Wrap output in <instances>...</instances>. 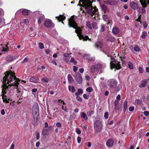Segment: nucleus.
Segmentation results:
<instances>
[{"label": "nucleus", "mask_w": 149, "mask_h": 149, "mask_svg": "<svg viewBox=\"0 0 149 149\" xmlns=\"http://www.w3.org/2000/svg\"><path fill=\"white\" fill-rule=\"evenodd\" d=\"M3 92H6L8 88V86L10 87L13 86L17 87L18 93L21 92L20 90H19L20 86H18L20 80L16 78L14 72L10 71H7L5 74V76L3 78Z\"/></svg>", "instance_id": "f257e3e1"}, {"label": "nucleus", "mask_w": 149, "mask_h": 149, "mask_svg": "<svg viewBox=\"0 0 149 149\" xmlns=\"http://www.w3.org/2000/svg\"><path fill=\"white\" fill-rule=\"evenodd\" d=\"M68 25L69 27H72L75 29V32L77 34V35L80 40H83L84 41H86L88 39L91 40L90 39H89L88 36H84L81 34V29L77 26L74 21L73 16H72L69 19Z\"/></svg>", "instance_id": "f03ea898"}, {"label": "nucleus", "mask_w": 149, "mask_h": 149, "mask_svg": "<svg viewBox=\"0 0 149 149\" xmlns=\"http://www.w3.org/2000/svg\"><path fill=\"white\" fill-rule=\"evenodd\" d=\"M81 2L83 3V6L85 7V10L83 11L85 12H87L91 15H94V11L92 10L91 8V2L89 0H80Z\"/></svg>", "instance_id": "7ed1b4c3"}, {"label": "nucleus", "mask_w": 149, "mask_h": 149, "mask_svg": "<svg viewBox=\"0 0 149 149\" xmlns=\"http://www.w3.org/2000/svg\"><path fill=\"white\" fill-rule=\"evenodd\" d=\"M94 130L96 132H101L102 129V124L99 120L95 121L94 124Z\"/></svg>", "instance_id": "20e7f679"}, {"label": "nucleus", "mask_w": 149, "mask_h": 149, "mask_svg": "<svg viewBox=\"0 0 149 149\" xmlns=\"http://www.w3.org/2000/svg\"><path fill=\"white\" fill-rule=\"evenodd\" d=\"M110 66L111 69L115 68L117 70L120 69L121 68L119 62L112 58L111 60Z\"/></svg>", "instance_id": "39448f33"}, {"label": "nucleus", "mask_w": 149, "mask_h": 149, "mask_svg": "<svg viewBox=\"0 0 149 149\" xmlns=\"http://www.w3.org/2000/svg\"><path fill=\"white\" fill-rule=\"evenodd\" d=\"M139 1L143 8H139L138 12L141 14L145 13L146 11L144 8L146 6L147 2L149 3V0H139Z\"/></svg>", "instance_id": "423d86ee"}, {"label": "nucleus", "mask_w": 149, "mask_h": 149, "mask_svg": "<svg viewBox=\"0 0 149 149\" xmlns=\"http://www.w3.org/2000/svg\"><path fill=\"white\" fill-rule=\"evenodd\" d=\"M74 77L76 81L79 84L82 82V79L81 74L78 72H76L74 74Z\"/></svg>", "instance_id": "0eeeda50"}, {"label": "nucleus", "mask_w": 149, "mask_h": 149, "mask_svg": "<svg viewBox=\"0 0 149 149\" xmlns=\"http://www.w3.org/2000/svg\"><path fill=\"white\" fill-rule=\"evenodd\" d=\"M39 106L38 104L35 103L33 106L32 109V113L33 116H35L39 112Z\"/></svg>", "instance_id": "6e6552de"}, {"label": "nucleus", "mask_w": 149, "mask_h": 149, "mask_svg": "<svg viewBox=\"0 0 149 149\" xmlns=\"http://www.w3.org/2000/svg\"><path fill=\"white\" fill-rule=\"evenodd\" d=\"M109 86L111 88L115 87L117 85V82L115 80L111 79L109 80L107 82Z\"/></svg>", "instance_id": "1a4fd4ad"}, {"label": "nucleus", "mask_w": 149, "mask_h": 149, "mask_svg": "<svg viewBox=\"0 0 149 149\" xmlns=\"http://www.w3.org/2000/svg\"><path fill=\"white\" fill-rule=\"evenodd\" d=\"M8 88L7 89L6 92H3L2 91V93H3L4 94H7V95L8 98H12V96L13 95L14 93V91L13 90H10L8 92L9 90V88L10 87V86H8Z\"/></svg>", "instance_id": "9d476101"}, {"label": "nucleus", "mask_w": 149, "mask_h": 149, "mask_svg": "<svg viewBox=\"0 0 149 149\" xmlns=\"http://www.w3.org/2000/svg\"><path fill=\"white\" fill-rule=\"evenodd\" d=\"M52 128L51 126H49L47 128H44L42 131V134L44 135H48V131L51 130Z\"/></svg>", "instance_id": "9b49d317"}, {"label": "nucleus", "mask_w": 149, "mask_h": 149, "mask_svg": "<svg viewBox=\"0 0 149 149\" xmlns=\"http://www.w3.org/2000/svg\"><path fill=\"white\" fill-rule=\"evenodd\" d=\"M44 24L47 27H51L54 26V24L50 19H48L45 22Z\"/></svg>", "instance_id": "f8f14e48"}, {"label": "nucleus", "mask_w": 149, "mask_h": 149, "mask_svg": "<svg viewBox=\"0 0 149 149\" xmlns=\"http://www.w3.org/2000/svg\"><path fill=\"white\" fill-rule=\"evenodd\" d=\"M148 81H149V79L143 80L141 84L139 85V87L142 88L145 87L147 85V82Z\"/></svg>", "instance_id": "ddd939ff"}, {"label": "nucleus", "mask_w": 149, "mask_h": 149, "mask_svg": "<svg viewBox=\"0 0 149 149\" xmlns=\"http://www.w3.org/2000/svg\"><path fill=\"white\" fill-rule=\"evenodd\" d=\"M39 78L38 77H31L29 79V81L35 83H38Z\"/></svg>", "instance_id": "4468645a"}, {"label": "nucleus", "mask_w": 149, "mask_h": 149, "mask_svg": "<svg viewBox=\"0 0 149 149\" xmlns=\"http://www.w3.org/2000/svg\"><path fill=\"white\" fill-rule=\"evenodd\" d=\"M130 6L134 10L137 9L138 8V5L136 3L132 2L130 3Z\"/></svg>", "instance_id": "2eb2a0df"}, {"label": "nucleus", "mask_w": 149, "mask_h": 149, "mask_svg": "<svg viewBox=\"0 0 149 149\" xmlns=\"http://www.w3.org/2000/svg\"><path fill=\"white\" fill-rule=\"evenodd\" d=\"M58 20L59 21H62V23L64 24L63 20L65 19V17L63 15H60L56 17Z\"/></svg>", "instance_id": "dca6fc26"}, {"label": "nucleus", "mask_w": 149, "mask_h": 149, "mask_svg": "<svg viewBox=\"0 0 149 149\" xmlns=\"http://www.w3.org/2000/svg\"><path fill=\"white\" fill-rule=\"evenodd\" d=\"M114 143V141L112 139H109L106 142V145L108 147H111Z\"/></svg>", "instance_id": "f3484780"}, {"label": "nucleus", "mask_w": 149, "mask_h": 149, "mask_svg": "<svg viewBox=\"0 0 149 149\" xmlns=\"http://www.w3.org/2000/svg\"><path fill=\"white\" fill-rule=\"evenodd\" d=\"M67 77L69 83L70 84L73 83L74 80L71 75L70 74H68Z\"/></svg>", "instance_id": "a211bd4d"}, {"label": "nucleus", "mask_w": 149, "mask_h": 149, "mask_svg": "<svg viewBox=\"0 0 149 149\" xmlns=\"http://www.w3.org/2000/svg\"><path fill=\"white\" fill-rule=\"evenodd\" d=\"M112 31L113 34L116 35L118 33L119 30L118 28L116 27H114Z\"/></svg>", "instance_id": "6ab92c4d"}, {"label": "nucleus", "mask_w": 149, "mask_h": 149, "mask_svg": "<svg viewBox=\"0 0 149 149\" xmlns=\"http://www.w3.org/2000/svg\"><path fill=\"white\" fill-rule=\"evenodd\" d=\"M30 12L29 10L25 9H22V13L23 15H27L30 13Z\"/></svg>", "instance_id": "aec40b11"}, {"label": "nucleus", "mask_w": 149, "mask_h": 149, "mask_svg": "<svg viewBox=\"0 0 149 149\" xmlns=\"http://www.w3.org/2000/svg\"><path fill=\"white\" fill-rule=\"evenodd\" d=\"M80 115L82 118H85L86 120H87L88 117L86 113L84 112H82L81 113Z\"/></svg>", "instance_id": "412c9836"}, {"label": "nucleus", "mask_w": 149, "mask_h": 149, "mask_svg": "<svg viewBox=\"0 0 149 149\" xmlns=\"http://www.w3.org/2000/svg\"><path fill=\"white\" fill-rule=\"evenodd\" d=\"M97 70L96 65H93L91 68V71L92 72H95V70Z\"/></svg>", "instance_id": "4be33fe9"}, {"label": "nucleus", "mask_w": 149, "mask_h": 149, "mask_svg": "<svg viewBox=\"0 0 149 149\" xmlns=\"http://www.w3.org/2000/svg\"><path fill=\"white\" fill-rule=\"evenodd\" d=\"M123 111L125 112L126 109L127 108V101H125L124 102L123 104Z\"/></svg>", "instance_id": "5701e85b"}, {"label": "nucleus", "mask_w": 149, "mask_h": 149, "mask_svg": "<svg viewBox=\"0 0 149 149\" xmlns=\"http://www.w3.org/2000/svg\"><path fill=\"white\" fill-rule=\"evenodd\" d=\"M118 100H116L114 102V106L115 108L117 110H118L119 109V106H118Z\"/></svg>", "instance_id": "b1692460"}, {"label": "nucleus", "mask_w": 149, "mask_h": 149, "mask_svg": "<svg viewBox=\"0 0 149 149\" xmlns=\"http://www.w3.org/2000/svg\"><path fill=\"white\" fill-rule=\"evenodd\" d=\"M95 46L97 48H101L102 47V44L101 42H98L95 44Z\"/></svg>", "instance_id": "393cba45"}, {"label": "nucleus", "mask_w": 149, "mask_h": 149, "mask_svg": "<svg viewBox=\"0 0 149 149\" xmlns=\"http://www.w3.org/2000/svg\"><path fill=\"white\" fill-rule=\"evenodd\" d=\"M2 94V98L3 99V102H5L6 103H9V101L7 99V96H4L3 95V94H4L3 93Z\"/></svg>", "instance_id": "a878e982"}, {"label": "nucleus", "mask_w": 149, "mask_h": 149, "mask_svg": "<svg viewBox=\"0 0 149 149\" xmlns=\"http://www.w3.org/2000/svg\"><path fill=\"white\" fill-rule=\"evenodd\" d=\"M68 89L69 91L72 93H74L75 91V88L74 86H70L68 87Z\"/></svg>", "instance_id": "bb28decb"}, {"label": "nucleus", "mask_w": 149, "mask_h": 149, "mask_svg": "<svg viewBox=\"0 0 149 149\" xmlns=\"http://www.w3.org/2000/svg\"><path fill=\"white\" fill-rule=\"evenodd\" d=\"M6 61L8 62H10L13 61V57L12 56H9L7 57L6 58Z\"/></svg>", "instance_id": "cd10ccee"}, {"label": "nucleus", "mask_w": 149, "mask_h": 149, "mask_svg": "<svg viewBox=\"0 0 149 149\" xmlns=\"http://www.w3.org/2000/svg\"><path fill=\"white\" fill-rule=\"evenodd\" d=\"M147 33L145 31L143 32L141 34V37L142 39H144L147 36Z\"/></svg>", "instance_id": "c85d7f7f"}, {"label": "nucleus", "mask_w": 149, "mask_h": 149, "mask_svg": "<svg viewBox=\"0 0 149 149\" xmlns=\"http://www.w3.org/2000/svg\"><path fill=\"white\" fill-rule=\"evenodd\" d=\"M128 67L131 69H133L134 68L133 65L131 62H128Z\"/></svg>", "instance_id": "c756f323"}, {"label": "nucleus", "mask_w": 149, "mask_h": 149, "mask_svg": "<svg viewBox=\"0 0 149 149\" xmlns=\"http://www.w3.org/2000/svg\"><path fill=\"white\" fill-rule=\"evenodd\" d=\"M83 58L84 59H88V60H92V58H90L89 56L87 54L85 55L83 57Z\"/></svg>", "instance_id": "7c9ffc66"}, {"label": "nucleus", "mask_w": 149, "mask_h": 149, "mask_svg": "<svg viewBox=\"0 0 149 149\" xmlns=\"http://www.w3.org/2000/svg\"><path fill=\"white\" fill-rule=\"evenodd\" d=\"M97 70L101 69L102 68V65L100 63H98L96 65Z\"/></svg>", "instance_id": "2f4dec72"}, {"label": "nucleus", "mask_w": 149, "mask_h": 149, "mask_svg": "<svg viewBox=\"0 0 149 149\" xmlns=\"http://www.w3.org/2000/svg\"><path fill=\"white\" fill-rule=\"evenodd\" d=\"M92 27L93 29H97L98 28L97 24L95 23H93Z\"/></svg>", "instance_id": "473e14b6"}, {"label": "nucleus", "mask_w": 149, "mask_h": 149, "mask_svg": "<svg viewBox=\"0 0 149 149\" xmlns=\"http://www.w3.org/2000/svg\"><path fill=\"white\" fill-rule=\"evenodd\" d=\"M134 50L136 52H139L140 50V49L137 45H136L134 48Z\"/></svg>", "instance_id": "72a5a7b5"}, {"label": "nucleus", "mask_w": 149, "mask_h": 149, "mask_svg": "<svg viewBox=\"0 0 149 149\" xmlns=\"http://www.w3.org/2000/svg\"><path fill=\"white\" fill-rule=\"evenodd\" d=\"M22 22H24L25 24H27L29 23V21L28 19H24L21 21Z\"/></svg>", "instance_id": "f704fd0d"}, {"label": "nucleus", "mask_w": 149, "mask_h": 149, "mask_svg": "<svg viewBox=\"0 0 149 149\" xmlns=\"http://www.w3.org/2000/svg\"><path fill=\"white\" fill-rule=\"evenodd\" d=\"M39 47L40 49H42L44 48V45L41 42L39 43Z\"/></svg>", "instance_id": "c9c22d12"}, {"label": "nucleus", "mask_w": 149, "mask_h": 149, "mask_svg": "<svg viewBox=\"0 0 149 149\" xmlns=\"http://www.w3.org/2000/svg\"><path fill=\"white\" fill-rule=\"evenodd\" d=\"M44 17V16L43 15H41V18H39L38 20V23L39 24H41V20Z\"/></svg>", "instance_id": "e433bc0d"}, {"label": "nucleus", "mask_w": 149, "mask_h": 149, "mask_svg": "<svg viewBox=\"0 0 149 149\" xmlns=\"http://www.w3.org/2000/svg\"><path fill=\"white\" fill-rule=\"evenodd\" d=\"M105 29L104 25L103 24H102L101 26L100 32H102L104 31Z\"/></svg>", "instance_id": "4c0bfd02"}, {"label": "nucleus", "mask_w": 149, "mask_h": 149, "mask_svg": "<svg viewBox=\"0 0 149 149\" xmlns=\"http://www.w3.org/2000/svg\"><path fill=\"white\" fill-rule=\"evenodd\" d=\"M76 132L78 134H80L81 133V130L79 128H76Z\"/></svg>", "instance_id": "58836bf2"}, {"label": "nucleus", "mask_w": 149, "mask_h": 149, "mask_svg": "<svg viewBox=\"0 0 149 149\" xmlns=\"http://www.w3.org/2000/svg\"><path fill=\"white\" fill-rule=\"evenodd\" d=\"M104 3L109 5H112V2L110 0L104 1Z\"/></svg>", "instance_id": "ea45409f"}, {"label": "nucleus", "mask_w": 149, "mask_h": 149, "mask_svg": "<svg viewBox=\"0 0 149 149\" xmlns=\"http://www.w3.org/2000/svg\"><path fill=\"white\" fill-rule=\"evenodd\" d=\"M93 90V89L91 87H89L86 89V91L89 92H92Z\"/></svg>", "instance_id": "a19ab883"}, {"label": "nucleus", "mask_w": 149, "mask_h": 149, "mask_svg": "<svg viewBox=\"0 0 149 149\" xmlns=\"http://www.w3.org/2000/svg\"><path fill=\"white\" fill-rule=\"evenodd\" d=\"M41 80L42 82L47 83L48 82V79L47 78H43Z\"/></svg>", "instance_id": "79ce46f5"}, {"label": "nucleus", "mask_w": 149, "mask_h": 149, "mask_svg": "<svg viewBox=\"0 0 149 149\" xmlns=\"http://www.w3.org/2000/svg\"><path fill=\"white\" fill-rule=\"evenodd\" d=\"M143 24L144 28L146 29L148 27V24L146 22L144 21Z\"/></svg>", "instance_id": "37998d69"}, {"label": "nucleus", "mask_w": 149, "mask_h": 149, "mask_svg": "<svg viewBox=\"0 0 149 149\" xmlns=\"http://www.w3.org/2000/svg\"><path fill=\"white\" fill-rule=\"evenodd\" d=\"M71 62L73 63L74 64H77L76 61L75 60L74 58H72L70 61Z\"/></svg>", "instance_id": "c03bdc74"}, {"label": "nucleus", "mask_w": 149, "mask_h": 149, "mask_svg": "<svg viewBox=\"0 0 149 149\" xmlns=\"http://www.w3.org/2000/svg\"><path fill=\"white\" fill-rule=\"evenodd\" d=\"M5 19L3 17H0V24L5 23Z\"/></svg>", "instance_id": "a18cd8bd"}, {"label": "nucleus", "mask_w": 149, "mask_h": 149, "mask_svg": "<svg viewBox=\"0 0 149 149\" xmlns=\"http://www.w3.org/2000/svg\"><path fill=\"white\" fill-rule=\"evenodd\" d=\"M109 116V113L108 112H107L105 113L104 114V117L106 119H107L108 118Z\"/></svg>", "instance_id": "49530a36"}, {"label": "nucleus", "mask_w": 149, "mask_h": 149, "mask_svg": "<svg viewBox=\"0 0 149 149\" xmlns=\"http://www.w3.org/2000/svg\"><path fill=\"white\" fill-rule=\"evenodd\" d=\"M86 25L90 29H92V27L90 22H87L86 23Z\"/></svg>", "instance_id": "de8ad7c7"}, {"label": "nucleus", "mask_w": 149, "mask_h": 149, "mask_svg": "<svg viewBox=\"0 0 149 149\" xmlns=\"http://www.w3.org/2000/svg\"><path fill=\"white\" fill-rule=\"evenodd\" d=\"M63 56L65 57H68V59L70 58V56L68 53H64L63 54Z\"/></svg>", "instance_id": "09e8293b"}, {"label": "nucleus", "mask_w": 149, "mask_h": 149, "mask_svg": "<svg viewBox=\"0 0 149 149\" xmlns=\"http://www.w3.org/2000/svg\"><path fill=\"white\" fill-rule=\"evenodd\" d=\"M139 72L141 73H143V71H144L143 69V68H142L141 67H139Z\"/></svg>", "instance_id": "8fccbe9b"}, {"label": "nucleus", "mask_w": 149, "mask_h": 149, "mask_svg": "<svg viewBox=\"0 0 149 149\" xmlns=\"http://www.w3.org/2000/svg\"><path fill=\"white\" fill-rule=\"evenodd\" d=\"M40 135L39 132L36 133V138L37 140H38L40 139Z\"/></svg>", "instance_id": "3c124183"}, {"label": "nucleus", "mask_w": 149, "mask_h": 149, "mask_svg": "<svg viewBox=\"0 0 149 149\" xmlns=\"http://www.w3.org/2000/svg\"><path fill=\"white\" fill-rule=\"evenodd\" d=\"M144 114L146 116H148L149 115V112L148 111H144Z\"/></svg>", "instance_id": "603ef678"}, {"label": "nucleus", "mask_w": 149, "mask_h": 149, "mask_svg": "<svg viewBox=\"0 0 149 149\" xmlns=\"http://www.w3.org/2000/svg\"><path fill=\"white\" fill-rule=\"evenodd\" d=\"M56 125L58 127H61V124L59 122L57 123L56 124Z\"/></svg>", "instance_id": "864d4df0"}, {"label": "nucleus", "mask_w": 149, "mask_h": 149, "mask_svg": "<svg viewBox=\"0 0 149 149\" xmlns=\"http://www.w3.org/2000/svg\"><path fill=\"white\" fill-rule=\"evenodd\" d=\"M134 107H130L129 108V111H132L134 110Z\"/></svg>", "instance_id": "5fc2aeb1"}, {"label": "nucleus", "mask_w": 149, "mask_h": 149, "mask_svg": "<svg viewBox=\"0 0 149 149\" xmlns=\"http://www.w3.org/2000/svg\"><path fill=\"white\" fill-rule=\"evenodd\" d=\"M83 96L84 97L85 99H88L89 95H88L84 94L83 95Z\"/></svg>", "instance_id": "6e6d98bb"}, {"label": "nucleus", "mask_w": 149, "mask_h": 149, "mask_svg": "<svg viewBox=\"0 0 149 149\" xmlns=\"http://www.w3.org/2000/svg\"><path fill=\"white\" fill-rule=\"evenodd\" d=\"M78 92L79 94H81L83 93V91L81 89L79 88L78 89Z\"/></svg>", "instance_id": "4d7b16f0"}, {"label": "nucleus", "mask_w": 149, "mask_h": 149, "mask_svg": "<svg viewBox=\"0 0 149 149\" xmlns=\"http://www.w3.org/2000/svg\"><path fill=\"white\" fill-rule=\"evenodd\" d=\"M73 71L74 72H76L78 70V67L76 66H73Z\"/></svg>", "instance_id": "13d9d810"}, {"label": "nucleus", "mask_w": 149, "mask_h": 149, "mask_svg": "<svg viewBox=\"0 0 149 149\" xmlns=\"http://www.w3.org/2000/svg\"><path fill=\"white\" fill-rule=\"evenodd\" d=\"M77 100L79 102H81L82 101V98L79 96H77Z\"/></svg>", "instance_id": "bf43d9fd"}, {"label": "nucleus", "mask_w": 149, "mask_h": 149, "mask_svg": "<svg viewBox=\"0 0 149 149\" xmlns=\"http://www.w3.org/2000/svg\"><path fill=\"white\" fill-rule=\"evenodd\" d=\"M81 138L80 137H78L77 138V142L78 143H79L81 141Z\"/></svg>", "instance_id": "052dcab7"}, {"label": "nucleus", "mask_w": 149, "mask_h": 149, "mask_svg": "<svg viewBox=\"0 0 149 149\" xmlns=\"http://www.w3.org/2000/svg\"><path fill=\"white\" fill-rule=\"evenodd\" d=\"M52 63L54 64L55 65H57V64L56 63L55 60V59H53L52 61Z\"/></svg>", "instance_id": "680f3d73"}, {"label": "nucleus", "mask_w": 149, "mask_h": 149, "mask_svg": "<svg viewBox=\"0 0 149 149\" xmlns=\"http://www.w3.org/2000/svg\"><path fill=\"white\" fill-rule=\"evenodd\" d=\"M1 113L2 115H4L5 114V113L4 109H3L1 110Z\"/></svg>", "instance_id": "e2e57ef3"}, {"label": "nucleus", "mask_w": 149, "mask_h": 149, "mask_svg": "<svg viewBox=\"0 0 149 149\" xmlns=\"http://www.w3.org/2000/svg\"><path fill=\"white\" fill-rule=\"evenodd\" d=\"M85 78L86 79L87 81H89L90 79V77L88 76V75L86 76Z\"/></svg>", "instance_id": "0e129e2a"}, {"label": "nucleus", "mask_w": 149, "mask_h": 149, "mask_svg": "<svg viewBox=\"0 0 149 149\" xmlns=\"http://www.w3.org/2000/svg\"><path fill=\"white\" fill-rule=\"evenodd\" d=\"M37 91V89H33L32 90V92L33 93L36 92Z\"/></svg>", "instance_id": "69168bd1"}, {"label": "nucleus", "mask_w": 149, "mask_h": 149, "mask_svg": "<svg viewBox=\"0 0 149 149\" xmlns=\"http://www.w3.org/2000/svg\"><path fill=\"white\" fill-rule=\"evenodd\" d=\"M28 61V59L27 58H25L24 60L22 61V63H24L27 62Z\"/></svg>", "instance_id": "338daca9"}, {"label": "nucleus", "mask_w": 149, "mask_h": 149, "mask_svg": "<svg viewBox=\"0 0 149 149\" xmlns=\"http://www.w3.org/2000/svg\"><path fill=\"white\" fill-rule=\"evenodd\" d=\"M14 144L13 143H12L11 146L10 148L9 149H14Z\"/></svg>", "instance_id": "774afa93"}]
</instances>
